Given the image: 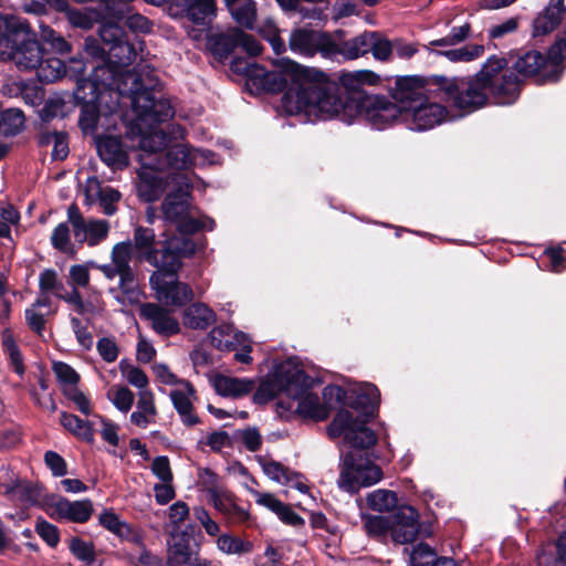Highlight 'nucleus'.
Instances as JSON below:
<instances>
[{
  "instance_id": "nucleus-43",
  "label": "nucleus",
  "mask_w": 566,
  "mask_h": 566,
  "mask_svg": "<svg viewBox=\"0 0 566 566\" xmlns=\"http://www.w3.org/2000/svg\"><path fill=\"white\" fill-rule=\"evenodd\" d=\"M34 532L45 542V544L55 548L61 541V533L56 525L39 516L35 521Z\"/></svg>"
},
{
  "instance_id": "nucleus-15",
  "label": "nucleus",
  "mask_w": 566,
  "mask_h": 566,
  "mask_svg": "<svg viewBox=\"0 0 566 566\" xmlns=\"http://www.w3.org/2000/svg\"><path fill=\"white\" fill-rule=\"evenodd\" d=\"M160 171L161 169L154 161L144 164L137 169L135 185L139 201L153 203L165 193L168 182Z\"/></svg>"
},
{
  "instance_id": "nucleus-45",
  "label": "nucleus",
  "mask_w": 566,
  "mask_h": 566,
  "mask_svg": "<svg viewBox=\"0 0 566 566\" xmlns=\"http://www.w3.org/2000/svg\"><path fill=\"white\" fill-rule=\"evenodd\" d=\"M560 22L562 17L554 15L545 9L533 21V36L546 35L553 32Z\"/></svg>"
},
{
  "instance_id": "nucleus-10",
  "label": "nucleus",
  "mask_w": 566,
  "mask_h": 566,
  "mask_svg": "<svg viewBox=\"0 0 566 566\" xmlns=\"http://www.w3.org/2000/svg\"><path fill=\"white\" fill-rule=\"evenodd\" d=\"M430 98L432 96L428 95L410 109L396 108L398 113H395L392 117L382 119L381 129L399 122L407 124L410 129L419 132L431 129L441 124L449 115L446 103L439 99L431 102ZM395 107L398 106L395 105Z\"/></svg>"
},
{
  "instance_id": "nucleus-21",
  "label": "nucleus",
  "mask_w": 566,
  "mask_h": 566,
  "mask_svg": "<svg viewBox=\"0 0 566 566\" xmlns=\"http://www.w3.org/2000/svg\"><path fill=\"white\" fill-rule=\"evenodd\" d=\"M191 189L189 184L180 185L176 189L168 192L161 205L160 211L163 219L167 224H175L181 218L190 213L191 208Z\"/></svg>"
},
{
  "instance_id": "nucleus-3",
  "label": "nucleus",
  "mask_w": 566,
  "mask_h": 566,
  "mask_svg": "<svg viewBox=\"0 0 566 566\" xmlns=\"http://www.w3.org/2000/svg\"><path fill=\"white\" fill-rule=\"evenodd\" d=\"M495 59L481 67L475 74L468 76L446 75H397L394 86L388 92L397 108L410 109L428 95L432 99L444 102L462 115L472 114L485 107L488 97L484 90L490 87L497 71L501 69Z\"/></svg>"
},
{
  "instance_id": "nucleus-56",
  "label": "nucleus",
  "mask_w": 566,
  "mask_h": 566,
  "mask_svg": "<svg viewBox=\"0 0 566 566\" xmlns=\"http://www.w3.org/2000/svg\"><path fill=\"white\" fill-rule=\"evenodd\" d=\"M266 69L258 64L245 81V88L250 94H264Z\"/></svg>"
},
{
  "instance_id": "nucleus-58",
  "label": "nucleus",
  "mask_w": 566,
  "mask_h": 566,
  "mask_svg": "<svg viewBox=\"0 0 566 566\" xmlns=\"http://www.w3.org/2000/svg\"><path fill=\"white\" fill-rule=\"evenodd\" d=\"M63 395L75 403L77 410L84 416L92 413V403L90 398L82 392L77 387H71L63 389Z\"/></svg>"
},
{
  "instance_id": "nucleus-16",
  "label": "nucleus",
  "mask_w": 566,
  "mask_h": 566,
  "mask_svg": "<svg viewBox=\"0 0 566 566\" xmlns=\"http://www.w3.org/2000/svg\"><path fill=\"white\" fill-rule=\"evenodd\" d=\"M276 408L281 416L284 412H295L301 418L314 421H324L331 415V408L321 403L318 396L312 391L293 400L280 399L276 402Z\"/></svg>"
},
{
  "instance_id": "nucleus-44",
  "label": "nucleus",
  "mask_w": 566,
  "mask_h": 566,
  "mask_svg": "<svg viewBox=\"0 0 566 566\" xmlns=\"http://www.w3.org/2000/svg\"><path fill=\"white\" fill-rule=\"evenodd\" d=\"M217 543L219 549L227 554H245L250 553L253 548L251 542L228 534L220 535Z\"/></svg>"
},
{
  "instance_id": "nucleus-9",
  "label": "nucleus",
  "mask_w": 566,
  "mask_h": 566,
  "mask_svg": "<svg viewBox=\"0 0 566 566\" xmlns=\"http://www.w3.org/2000/svg\"><path fill=\"white\" fill-rule=\"evenodd\" d=\"M41 49L38 46L36 51L27 53L25 55H34L36 60L33 65H17L20 71H36L38 80L41 83L50 84L62 77L66 76L74 80L77 85V80L87 78L85 76V64L80 59H72L69 56L66 61L57 57L56 55L41 54Z\"/></svg>"
},
{
  "instance_id": "nucleus-46",
  "label": "nucleus",
  "mask_w": 566,
  "mask_h": 566,
  "mask_svg": "<svg viewBox=\"0 0 566 566\" xmlns=\"http://www.w3.org/2000/svg\"><path fill=\"white\" fill-rule=\"evenodd\" d=\"M70 228L67 222L59 223L51 235L52 247L57 251L75 255V250L70 245Z\"/></svg>"
},
{
  "instance_id": "nucleus-59",
  "label": "nucleus",
  "mask_w": 566,
  "mask_h": 566,
  "mask_svg": "<svg viewBox=\"0 0 566 566\" xmlns=\"http://www.w3.org/2000/svg\"><path fill=\"white\" fill-rule=\"evenodd\" d=\"M67 21L72 28L88 31L93 29L95 20L92 14L78 9H70L66 13Z\"/></svg>"
},
{
  "instance_id": "nucleus-55",
  "label": "nucleus",
  "mask_w": 566,
  "mask_h": 566,
  "mask_svg": "<svg viewBox=\"0 0 566 566\" xmlns=\"http://www.w3.org/2000/svg\"><path fill=\"white\" fill-rule=\"evenodd\" d=\"M52 369L59 382L76 387L80 381L78 373L64 361H54Z\"/></svg>"
},
{
  "instance_id": "nucleus-33",
  "label": "nucleus",
  "mask_w": 566,
  "mask_h": 566,
  "mask_svg": "<svg viewBox=\"0 0 566 566\" xmlns=\"http://www.w3.org/2000/svg\"><path fill=\"white\" fill-rule=\"evenodd\" d=\"M84 230L74 237L78 243L87 242L90 247L102 243L109 233V222L105 219H88L84 222Z\"/></svg>"
},
{
  "instance_id": "nucleus-19",
  "label": "nucleus",
  "mask_w": 566,
  "mask_h": 566,
  "mask_svg": "<svg viewBox=\"0 0 566 566\" xmlns=\"http://www.w3.org/2000/svg\"><path fill=\"white\" fill-rule=\"evenodd\" d=\"M133 255V243L123 241L116 243L112 249V263L122 272V292L130 302L137 297V283L133 268L130 266Z\"/></svg>"
},
{
  "instance_id": "nucleus-29",
  "label": "nucleus",
  "mask_w": 566,
  "mask_h": 566,
  "mask_svg": "<svg viewBox=\"0 0 566 566\" xmlns=\"http://www.w3.org/2000/svg\"><path fill=\"white\" fill-rule=\"evenodd\" d=\"M216 313L200 302L192 303L184 312V324L192 329H206L216 322Z\"/></svg>"
},
{
  "instance_id": "nucleus-14",
  "label": "nucleus",
  "mask_w": 566,
  "mask_h": 566,
  "mask_svg": "<svg viewBox=\"0 0 566 566\" xmlns=\"http://www.w3.org/2000/svg\"><path fill=\"white\" fill-rule=\"evenodd\" d=\"M44 505L54 511L50 516L54 520H66L83 524L90 521L94 513L93 502L90 499L70 501L55 494L44 495Z\"/></svg>"
},
{
  "instance_id": "nucleus-22",
  "label": "nucleus",
  "mask_w": 566,
  "mask_h": 566,
  "mask_svg": "<svg viewBox=\"0 0 566 566\" xmlns=\"http://www.w3.org/2000/svg\"><path fill=\"white\" fill-rule=\"evenodd\" d=\"M238 27H232L206 34V48L219 63L223 64L238 48Z\"/></svg>"
},
{
  "instance_id": "nucleus-60",
  "label": "nucleus",
  "mask_w": 566,
  "mask_h": 566,
  "mask_svg": "<svg viewBox=\"0 0 566 566\" xmlns=\"http://www.w3.org/2000/svg\"><path fill=\"white\" fill-rule=\"evenodd\" d=\"M39 289L42 294L64 289V285L57 279V273L53 269H45L39 276Z\"/></svg>"
},
{
  "instance_id": "nucleus-41",
  "label": "nucleus",
  "mask_w": 566,
  "mask_h": 566,
  "mask_svg": "<svg viewBox=\"0 0 566 566\" xmlns=\"http://www.w3.org/2000/svg\"><path fill=\"white\" fill-rule=\"evenodd\" d=\"M437 55L446 56L451 62H470L484 53V46L481 44L465 45L460 49H451L446 51H432Z\"/></svg>"
},
{
  "instance_id": "nucleus-62",
  "label": "nucleus",
  "mask_w": 566,
  "mask_h": 566,
  "mask_svg": "<svg viewBox=\"0 0 566 566\" xmlns=\"http://www.w3.org/2000/svg\"><path fill=\"white\" fill-rule=\"evenodd\" d=\"M44 463L50 469L53 476L60 478L67 474L66 461L55 451L49 450L44 453Z\"/></svg>"
},
{
  "instance_id": "nucleus-39",
  "label": "nucleus",
  "mask_w": 566,
  "mask_h": 566,
  "mask_svg": "<svg viewBox=\"0 0 566 566\" xmlns=\"http://www.w3.org/2000/svg\"><path fill=\"white\" fill-rule=\"evenodd\" d=\"M366 500L369 509L377 512L391 511L397 506L398 503L397 493L384 489H379L369 493Z\"/></svg>"
},
{
  "instance_id": "nucleus-49",
  "label": "nucleus",
  "mask_w": 566,
  "mask_h": 566,
  "mask_svg": "<svg viewBox=\"0 0 566 566\" xmlns=\"http://www.w3.org/2000/svg\"><path fill=\"white\" fill-rule=\"evenodd\" d=\"M365 528L371 537L385 536L387 533L391 534L390 516L368 515L365 520Z\"/></svg>"
},
{
  "instance_id": "nucleus-7",
  "label": "nucleus",
  "mask_w": 566,
  "mask_h": 566,
  "mask_svg": "<svg viewBox=\"0 0 566 566\" xmlns=\"http://www.w3.org/2000/svg\"><path fill=\"white\" fill-rule=\"evenodd\" d=\"M33 30L25 19L0 13V59L13 61L15 65H33L34 55H25L38 49Z\"/></svg>"
},
{
  "instance_id": "nucleus-31",
  "label": "nucleus",
  "mask_w": 566,
  "mask_h": 566,
  "mask_svg": "<svg viewBox=\"0 0 566 566\" xmlns=\"http://www.w3.org/2000/svg\"><path fill=\"white\" fill-rule=\"evenodd\" d=\"M192 545L172 543L169 544L167 564H186L187 566H207L199 556V544Z\"/></svg>"
},
{
  "instance_id": "nucleus-17",
  "label": "nucleus",
  "mask_w": 566,
  "mask_h": 566,
  "mask_svg": "<svg viewBox=\"0 0 566 566\" xmlns=\"http://www.w3.org/2000/svg\"><path fill=\"white\" fill-rule=\"evenodd\" d=\"M391 539L394 543L403 545L413 543L420 535V522L418 511L403 505L398 507L390 516Z\"/></svg>"
},
{
  "instance_id": "nucleus-48",
  "label": "nucleus",
  "mask_w": 566,
  "mask_h": 566,
  "mask_svg": "<svg viewBox=\"0 0 566 566\" xmlns=\"http://www.w3.org/2000/svg\"><path fill=\"white\" fill-rule=\"evenodd\" d=\"M471 32V24L469 22L460 27H453L449 34L441 39H437L430 42L432 46H452L465 41Z\"/></svg>"
},
{
  "instance_id": "nucleus-5",
  "label": "nucleus",
  "mask_w": 566,
  "mask_h": 566,
  "mask_svg": "<svg viewBox=\"0 0 566 566\" xmlns=\"http://www.w3.org/2000/svg\"><path fill=\"white\" fill-rule=\"evenodd\" d=\"M207 238L202 235L198 241L187 238H177L163 232L156 239L154 229L137 226L134 230V248L138 251L140 260L157 269L150 275V283L160 275H177L182 268L184 259L192 258L198 251L206 249Z\"/></svg>"
},
{
  "instance_id": "nucleus-20",
  "label": "nucleus",
  "mask_w": 566,
  "mask_h": 566,
  "mask_svg": "<svg viewBox=\"0 0 566 566\" xmlns=\"http://www.w3.org/2000/svg\"><path fill=\"white\" fill-rule=\"evenodd\" d=\"M94 145L99 159L114 170H123L129 166V156L120 136L97 135Z\"/></svg>"
},
{
  "instance_id": "nucleus-35",
  "label": "nucleus",
  "mask_w": 566,
  "mask_h": 566,
  "mask_svg": "<svg viewBox=\"0 0 566 566\" xmlns=\"http://www.w3.org/2000/svg\"><path fill=\"white\" fill-rule=\"evenodd\" d=\"M217 15L216 0H190V7L186 10L184 19L196 25H205L207 19Z\"/></svg>"
},
{
  "instance_id": "nucleus-11",
  "label": "nucleus",
  "mask_w": 566,
  "mask_h": 566,
  "mask_svg": "<svg viewBox=\"0 0 566 566\" xmlns=\"http://www.w3.org/2000/svg\"><path fill=\"white\" fill-rule=\"evenodd\" d=\"M98 38L107 48L108 55L117 60L123 67L130 63L134 46L129 43L122 20L114 19L102 23L98 28Z\"/></svg>"
},
{
  "instance_id": "nucleus-53",
  "label": "nucleus",
  "mask_w": 566,
  "mask_h": 566,
  "mask_svg": "<svg viewBox=\"0 0 566 566\" xmlns=\"http://www.w3.org/2000/svg\"><path fill=\"white\" fill-rule=\"evenodd\" d=\"M120 198L122 193L111 186L101 188L98 191L99 206L102 207L103 212L107 216H113L117 211V207L115 205L120 200Z\"/></svg>"
},
{
  "instance_id": "nucleus-2",
  "label": "nucleus",
  "mask_w": 566,
  "mask_h": 566,
  "mask_svg": "<svg viewBox=\"0 0 566 566\" xmlns=\"http://www.w3.org/2000/svg\"><path fill=\"white\" fill-rule=\"evenodd\" d=\"M120 97L130 99L137 122L149 129L175 115L170 101L157 96L153 87L145 85L140 74L118 75L109 66H99L87 78L77 80L73 92L74 104L80 107L77 123L84 136L98 135L101 116L115 113Z\"/></svg>"
},
{
  "instance_id": "nucleus-40",
  "label": "nucleus",
  "mask_w": 566,
  "mask_h": 566,
  "mask_svg": "<svg viewBox=\"0 0 566 566\" xmlns=\"http://www.w3.org/2000/svg\"><path fill=\"white\" fill-rule=\"evenodd\" d=\"M232 19L242 28L252 30L256 20V3L254 0H245L239 7L228 9Z\"/></svg>"
},
{
  "instance_id": "nucleus-23",
  "label": "nucleus",
  "mask_w": 566,
  "mask_h": 566,
  "mask_svg": "<svg viewBox=\"0 0 566 566\" xmlns=\"http://www.w3.org/2000/svg\"><path fill=\"white\" fill-rule=\"evenodd\" d=\"M140 316L150 321L153 329L159 335L170 337L180 332L179 322L158 304H143L140 306Z\"/></svg>"
},
{
  "instance_id": "nucleus-24",
  "label": "nucleus",
  "mask_w": 566,
  "mask_h": 566,
  "mask_svg": "<svg viewBox=\"0 0 566 566\" xmlns=\"http://www.w3.org/2000/svg\"><path fill=\"white\" fill-rule=\"evenodd\" d=\"M32 39L41 49V54L67 55L74 50L73 44L50 25L41 24L39 35L33 31Z\"/></svg>"
},
{
  "instance_id": "nucleus-28",
  "label": "nucleus",
  "mask_w": 566,
  "mask_h": 566,
  "mask_svg": "<svg viewBox=\"0 0 566 566\" xmlns=\"http://www.w3.org/2000/svg\"><path fill=\"white\" fill-rule=\"evenodd\" d=\"M156 289L166 303L172 306H184L193 298V291L190 285L178 280L164 282Z\"/></svg>"
},
{
  "instance_id": "nucleus-8",
  "label": "nucleus",
  "mask_w": 566,
  "mask_h": 566,
  "mask_svg": "<svg viewBox=\"0 0 566 566\" xmlns=\"http://www.w3.org/2000/svg\"><path fill=\"white\" fill-rule=\"evenodd\" d=\"M171 136L164 132L158 130L145 136L142 139L143 149L154 155V163L159 169H174L187 170L192 165L189 148L176 143L171 145Z\"/></svg>"
},
{
  "instance_id": "nucleus-25",
  "label": "nucleus",
  "mask_w": 566,
  "mask_h": 566,
  "mask_svg": "<svg viewBox=\"0 0 566 566\" xmlns=\"http://www.w3.org/2000/svg\"><path fill=\"white\" fill-rule=\"evenodd\" d=\"M546 65L552 69L543 73L541 83H556L560 80L563 74V63L566 59V30L562 36H557L555 42L548 48L547 53L544 54Z\"/></svg>"
},
{
  "instance_id": "nucleus-30",
  "label": "nucleus",
  "mask_w": 566,
  "mask_h": 566,
  "mask_svg": "<svg viewBox=\"0 0 566 566\" xmlns=\"http://www.w3.org/2000/svg\"><path fill=\"white\" fill-rule=\"evenodd\" d=\"M60 423L78 440L90 444L94 443V428L91 421L81 419L76 415L62 411L60 416Z\"/></svg>"
},
{
  "instance_id": "nucleus-27",
  "label": "nucleus",
  "mask_w": 566,
  "mask_h": 566,
  "mask_svg": "<svg viewBox=\"0 0 566 566\" xmlns=\"http://www.w3.org/2000/svg\"><path fill=\"white\" fill-rule=\"evenodd\" d=\"M98 523L120 539L142 543L139 535L134 532L128 523L122 521L113 509H104L98 516Z\"/></svg>"
},
{
  "instance_id": "nucleus-61",
  "label": "nucleus",
  "mask_w": 566,
  "mask_h": 566,
  "mask_svg": "<svg viewBox=\"0 0 566 566\" xmlns=\"http://www.w3.org/2000/svg\"><path fill=\"white\" fill-rule=\"evenodd\" d=\"M96 349L106 363H114L119 354V348L113 337H102L97 340Z\"/></svg>"
},
{
  "instance_id": "nucleus-38",
  "label": "nucleus",
  "mask_w": 566,
  "mask_h": 566,
  "mask_svg": "<svg viewBox=\"0 0 566 566\" xmlns=\"http://www.w3.org/2000/svg\"><path fill=\"white\" fill-rule=\"evenodd\" d=\"M291 63H294L293 61H290L285 67H284V73L282 72H276V71H268L266 70V76H265V87H264V94H279V93H282L284 92V90L287 87V78H286V75L290 76V78H292L291 74L287 72V66L291 64ZM294 84L297 85V91H300L301 88V85L300 83L297 82H294L293 80H291ZM295 97H297V93H295ZM297 101V98H295V102ZM294 108H296V104L294 105ZM296 113H298L297 109H295ZM300 113H305L304 111H300Z\"/></svg>"
},
{
  "instance_id": "nucleus-42",
  "label": "nucleus",
  "mask_w": 566,
  "mask_h": 566,
  "mask_svg": "<svg viewBox=\"0 0 566 566\" xmlns=\"http://www.w3.org/2000/svg\"><path fill=\"white\" fill-rule=\"evenodd\" d=\"M69 549L78 560L87 565H92L96 562L93 542H85L81 537L75 536L71 538Z\"/></svg>"
},
{
  "instance_id": "nucleus-4",
  "label": "nucleus",
  "mask_w": 566,
  "mask_h": 566,
  "mask_svg": "<svg viewBox=\"0 0 566 566\" xmlns=\"http://www.w3.org/2000/svg\"><path fill=\"white\" fill-rule=\"evenodd\" d=\"M331 439L343 437L352 450L342 458L337 484L345 492L355 494L361 488H368L382 478L380 467L371 459L373 448L378 441L376 432L367 424L354 420L352 411L340 408L327 427Z\"/></svg>"
},
{
  "instance_id": "nucleus-34",
  "label": "nucleus",
  "mask_w": 566,
  "mask_h": 566,
  "mask_svg": "<svg viewBox=\"0 0 566 566\" xmlns=\"http://www.w3.org/2000/svg\"><path fill=\"white\" fill-rule=\"evenodd\" d=\"M256 460L262 467L264 474H266L273 481L280 482L282 484H289L294 480L303 478L302 473L292 471L290 468L283 465L279 461H268L261 455L256 457Z\"/></svg>"
},
{
  "instance_id": "nucleus-12",
  "label": "nucleus",
  "mask_w": 566,
  "mask_h": 566,
  "mask_svg": "<svg viewBox=\"0 0 566 566\" xmlns=\"http://www.w3.org/2000/svg\"><path fill=\"white\" fill-rule=\"evenodd\" d=\"M71 56L72 59L82 60L85 64V70L87 69L88 64L92 65V72L88 76H91L95 69L99 66H109L114 69L118 75L136 74L135 72L124 70L117 60H114L113 56H109L107 53V48L103 44L98 36H86L83 43L77 44L75 54Z\"/></svg>"
},
{
  "instance_id": "nucleus-47",
  "label": "nucleus",
  "mask_w": 566,
  "mask_h": 566,
  "mask_svg": "<svg viewBox=\"0 0 566 566\" xmlns=\"http://www.w3.org/2000/svg\"><path fill=\"white\" fill-rule=\"evenodd\" d=\"M281 391V387H279V382H276V374L274 373L272 379L262 381L254 391L253 402L258 405H265L273 400Z\"/></svg>"
},
{
  "instance_id": "nucleus-1",
  "label": "nucleus",
  "mask_w": 566,
  "mask_h": 566,
  "mask_svg": "<svg viewBox=\"0 0 566 566\" xmlns=\"http://www.w3.org/2000/svg\"><path fill=\"white\" fill-rule=\"evenodd\" d=\"M287 72L301 85L296 109L307 115L314 114L321 119L337 117L346 124L364 118L380 130L382 119L398 113L387 96L369 94L364 88L365 85L381 83L380 75L374 71L342 72L336 80H332L321 70L291 63Z\"/></svg>"
},
{
  "instance_id": "nucleus-54",
  "label": "nucleus",
  "mask_w": 566,
  "mask_h": 566,
  "mask_svg": "<svg viewBox=\"0 0 566 566\" xmlns=\"http://www.w3.org/2000/svg\"><path fill=\"white\" fill-rule=\"evenodd\" d=\"M177 232L179 235L177 238H187L190 239L189 235L196 234L206 228V223L203 220L192 218L189 214L181 218L180 221H177L175 224Z\"/></svg>"
},
{
  "instance_id": "nucleus-26",
  "label": "nucleus",
  "mask_w": 566,
  "mask_h": 566,
  "mask_svg": "<svg viewBox=\"0 0 566 566\" xmlns=\"http://www.w3.org/2000/svg\"><path fill=\"white\" fill-rule=\"evenodd\" d=\"M255 382L249 378L230 377L218 374L213 378V388L221 397L242 398L254 389Z\"/></svg>"
},
{
  "instance_id": "nucleus-51",
  "label": "nucleus",
  "mask_w": 566,
  "mask_h": 566,
  "mask_svg": "<svg viewBox=\"0 0 566 566\" xmlns=\"http://www.w3.org/2000/svg\"><path fill=\"white\" fill-rule=\"evenodd\" d=\"M43 490L42 484L22 481L18 499L21 503L39 506L41 499L44 500Z\"/></svg>"
},
{
  "instance_id": "nucleus-32",
  "label": "nucleus",
  "mask_w": 566,
  "mask_h": 566,
  "mask_svg": "<svg viewBox=\"0 0 566 566\" xmlns=\"http://www.w3.org/2000/svg\"><path fill=\"white\" fill-rule=\"evenodd\" d=\"M318 32L307 28L294 29L289 40L290 49L306 56H314Z\"/></svg>"
},
{
  "instance_id": "nucleus-57",
  "label": "nucleus",
  "mask_w": 566,
  "mask_h": 566,
  "mask_svg": "<svg viewBox=\"0 0 566 566\" xmlns=\"http://www.w3.org/2000/svg\"><path fill=\"white\" fill-rule=\"evenodd\" d=\"M348 396V390L338 385H327L324 387L322 397L323 405L331 408V411L335 408L334 402L343 406L344 400Z\"/></svg>"
},
{
  "instance_id": "nucleus-50",
  "label": "nucleus",
  "mask_w": 566,
  "mask_h": 566,
  "mask_svg": "<svg viewBox=\"0 0 566 566\" xmlns=\"http://www.w3.org/2000/svg\"><path fill=\"white\" fill-rule=\"evenodd\" d=\"M317 53L325 59H333L339 53V42H336L329 32L319 31L315 44V54Z\"/></svg>"
},
{
  "instance_id": "nucleus-6",
  "label": "nucleus",
  "mask_w": 566,
  "mask_h": 566,
  "mask_svg": "<svg viewBox=\"0 0 566 566\" xmlns=\"http://www.w3.org/2000/svg\"><path fill=\"white\" fill-rule=\"evenodd\" d=\"M491 59L500 62L501 70L497 71L490 87L484 90V94L488 97L485 107L490 105L511 106L515 104L524 88L525 80L539 75L538 83L542 84L541 76L543 74L541 72L547 66L544 54L537 50L523 51L511 66L506 57L493 54L485 60L481 67Z\"/></svg>"
},
{
  "instance_id": "nucleus-18",
  "label": "nucleus",
  "mask_w": 566,
  "mask_h": 566,
  "mask_svg": "<svg viewBox=\"0 0 566 566\" xmlns=\"http://www.w3.org/2000/svg\"><path fill=\"white\" fill-rule=\"evenodd\" d=\"M276 382L281 390L286 394L287 399L300 398L311 391L313 378L302 368L281 364L275 367Z\"/></svg>"
},
{
  "instance_id": "nucleus-64",
  "label": "nucleus",
  "mask_w": 566,
  "mask_h": 566,
  "mask_svg": "<svg viewBox=\"0 0 566 566\" xmlns=\"http://www.w3.org/2000/svg\"><path fill=\"white\" fill-rule=\"evenodd\" d=\"M238 48L241 46L250 56H258L262 53L261 42L252 34L244 32L239 28Z\"/></svg>"
},
{
  "instance_id": "nucleus-37",
  "label": "nucleus",
  "mask_w": 566,
  "mask_h": 566,
  "mask_svg": "<svg viewBox=\"0 0 566 566\" xmlns=\"http://www.w3.org/2000/svg\"><path fill=\"white\" fill-rule=\"evenodd\" d=\"M170 399L185 426L192 427L201 422L200 418L192 412L193 405L184 391L171 390Z\"/></svg>"
},
{
  "instance_id": "nucleus-36",
  "label": "nucleus",
  "mask_w": 566,
  "mask_h": 566,
  "mask_svg": "<svg viewBox=\"0 0 566 566\" xmlns=\"http://www.w3.org/2000/svg\"><path fill=\"white\" fill-rule=\"evenodd\" d=\"M25 116L19 108H7L0 112V133L4 137L17 136L24 127Z\"/></svg>"
},
{
  "instance_id": "nucleus-63",
  "label": "nucleus",
  "mask_w": 566,
  "mask_h": 566,
  "mask_svg": "<svg viewBox=\"0 0 566 566\" xmlns=\"http://www.w3.org/2000/svg\"><path fill=\"white\" fill-rule=\"evenodd\" d=\"M237 434L241 438L242 443L249 451L256 452L261 449L262 436L256 427L238 430Z\"/></svg>"
},
{
  "instance_id": "nucleus-52",
  "label": "nucleus",
  "mask_w": 566,
  "mask_h": 566,
  "mask_svg": "<svg viewBox=\"0 0 566 566\" xmlns=\"http://www.w3.org/2000/svg\"><path fill=\"white\" fill-rule=\"evenodd\" d=\"M153 370L156 377L165 385H178L184 384L187 388L188 395H195L196 390L193 385L188 380L179 379L174 373L170 371L166 364H155Z\"/></svg>"
},
{
  "instance_id": "nucleus-13",
  "label": "nucleus",
  "mask_w": 566,
  "mask_h": 566,
  "mask_svg": "<svg viewBox=\"0 0 566 566\" xmlns=\"http://www.w3.org/2000/svg\"><path fill=\"white\" fill-rule=\"evenodd\" d=\"M380 403V391L376 385L366 382L357 390H348V396L343 406L357 412L354 420L360 424H368L378 413Z\"/></svg>"
}]
</instances>
